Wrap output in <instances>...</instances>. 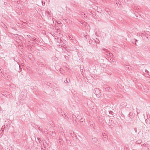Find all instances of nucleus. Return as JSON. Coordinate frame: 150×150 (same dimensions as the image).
<instances>
[{"label":"nucleus","mask_w":150,"mask_h":150,"mask_svg":"<svg viewBox=\"0 0 150 150\" xmlns=\"http://www.w3.org/2000/svg\"><path fill=\"white\" fill-rule=\"evenodd\" d=\"M132 117H133L132 114V113H131V112H130L129 114L128 115V121L130 119H131Z\"/></svg>","instance_id":"1"},{"label":"nucleus","mask_w":150,"mask_h":150,"mask_svg":"<svg viewBox=\"0 0 150 150\" xmlns=\"http://www.w3.org/2000/svg\"><path fill=\"white\" fill-rule=\"evenodd\" d=\"M138 40H137L135 39H132L131 41L133 44L135 45H136V42Z\"/></svg>","instance_id":"2"},{"label":"nucleus","mask_w":150,"mask_h":150,"mask_svg":"<svg viewBox=\"0 0 150 150\" xmlns=\"http://www.w3.org/2000/svg\"><path fill=\"white\" fill-rule=\"evenodd\" d=\"M142 142L141 140L137 141V143L138 144H140Z\"/></svg>","instance_id":"3"},{"label":"nucleus","mask_w":150,"mask_h":150,"mask_svg":"<svg viewBox=\"0 0 150 150\" xmlns=\"http://www.w3.org/2000/svg\"><path fill=\"white\" fill-rule=\"evenodd\" d=\"M145 121H146V123H149V121L147 119H145Z\"/></svg>","instance_id":"4"},{"label":"nucleus","mask_w":150,"mask_h":150,"mask_svg":"<svg viewBox=\"0 0 150 150\" xmlns=\"http://www.w3.org/2000/svg\"><path fill=\"white\" fill-rule=\"evenodd\" d=\"M129 66L128 65H127V67H126L125 65V67L126 68H128V69H129Z\"/></svg>","instance_id":"5"},{"label":"nucleus","mask_w":150,"mask_h":150,"mask_svg":"<svg viewBox=\"0 0 150 150\" xmlns=\"http://www.w3.org/2000/svg\"><path fill=\"white\" fill-rule=\"evenodd\" d=\"M123 11L124 12L122 11V13H123L125 14L126 13V12L125 11Z\"/></svg>","instance_id":"6"},{"label":"nucleus","mask_w":150,"mask_h":150,"mask_svg":"<svg viewBox=\"0 0 150 150\" xmlns=\"http://www.w3.org/2000/svg\"><path fill=\"white\" fill-rule=\"evenodd\" d=\"M145 72L146 73H148V72H149L147 70H145Z\"/></svg>","instance_id":"7"},{"label":"nucleus","mask_w":150,"mask_h":150,"mask_svg":"<svg viewBox=\"0 0 150 150\" xmlns=\"http://www.w3.org/2000/svg\"><path fill=\"white\" fill-rule=\"evenodd\" d=\"M138 9L139 10H140V9H139V8H138Z\"/></svg>","instance_id":"8"}]
</instances>
